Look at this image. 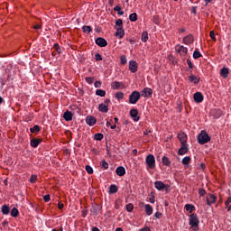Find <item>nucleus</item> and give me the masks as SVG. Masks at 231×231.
<instances>
[{
    "label": "nucleus",
    "instance_id": "22",
    "mask_svg": "<svg viewBox=\"0 0 231 231\" xmlns=\"http://www.w3.org/2000/svg\"><path fill=\"white\" fill-rule=\"evenodd\" d=\"M117 176H125V168L124 166H118L116 170Z\"/></svg>",
    "mask_w": 231,
    "mask_h": 231
},
{
    "label": "nucleus",
    "instance_id": "37",
    "mask_svg": "<svg viewBox=\"0 0 231 231\" xmlns=\"http://www.w3.org/2000/svg\"><path fill=\"white\" fill-rule=\"evenodd\" d=\"M100 165L104 170L109 169V163H107L106 160H102Z\"/></svg>",
    "mask_w": 231,
    "mask_h": 231
},
{
    "label": "nucleus",
    "instance_id": "15",
    "mask_svg": "<svg viewBox=\"0 0 231 231\" xmlns=\"http://www.w3.org/2000/svg\"><path fill=\"white\" fill-rule=\"evenodd\" d=\"M111 88L112 89H124V88H125V86L119 81H113L111 83Z\"/></svg>",
    "mask_w": 231,
    "mask_h": 231
},
{
    "label": "nucleus",
    "instance_id": "49",
    "mask_svg": "<svg viewBox=\"0 0 231 231\" xmlns=\"http://www.w3.org/2000/svg\"><path fill=\"white\" fill-rule=\"evenodd\" d=\"M95 59L97 61H100V60H102V55L100 53L97 52L95 54Z\"/></svg>",
    "mask_w": 231,
    "mask_h": 231
},
{
    "label": "nucleus",
    "instance_id": "14",
    "mask_svg": "<svg viewBox=\"0 0 231 231\" xmlns=\"http://www.w3.org/2000/svg\"><path fill=\"white\" fill-rule=\"evenodd\" d=\"M141 207H144V210L148 216H152V206H151L150 204L145 205L143 202H142Z\"/></svg>",
    "mask_w": 231,
    "mask_h": 231
},
{
    "label": "nucleus",
    "instance_id": "18",
    "mask_svg": "<svg viewBox=\"0 0 231 231\" xmlns=\"http://www.w3.org/2000/svg\"><path fill=\"white\" fill-rule=\"evenodd\" d=\"M63 118L66 120V122H71V120H73V113L67 110L63 115Z\"/></svg>",
    "mask_w": 231,
    "mask_h": 231
},
{
    "label": "nucleus",
    "instance_id": "25",
    "mask_svg": "<svg viewBox=\"0 0 231 231\" xmlns=\"http://www.w3.org/2000/svg\"><path fill=\"white\" fill-rule=\"evenodd\" d=\"M189 80L193 84H199L200 79L195 76L194 74H190L189 77Z\"/></svg>",
    "mask_w": 231,
    "mask_h": 231
},
{
    "label": "nucleus",
    "instance_id": "26",
    "mask_svg": "<svg viewBox=\"0 0 231 231\" xmlns=\"http://www.w3.org/2000/svg\"><path fill=\"white\" fill-rule=\"evenodd\" d=\"M1 212L4 216H8L10 214V208L6 205L2 206Z\"/></svg>",
    "mask_w": 231,
    "mask_h": 231
},
{
    "label": "nucleus",
    "instance_id": "48",
    "mask_svg": "<svg viewBox=\"0 0 231 231\" xmlns=\"http://www.w3.org/2000/svg\"><path fill=\"white\" fill-rule=\"evenodd\" d=\"M209 37L212 39V41H214V42H216V33L214 32V31H210Z\"/></svg>",
    "mask_w": 231,
    "mask_h": 231
},
{
    "label": "nucleus",
    "instance_id": "38",
    "mask_svg": "<svg viewBox=\"0 0 231 231\" xmlns=\"http://www.w3.org/2000/svg\"><path fill=\"white\" fill-rule=\"evenodd\" d=\"M96 95L97 97H106V91L103 89H97L96 90Z\"/></svg>",
    "mask_w": 231,
    "mask_h": 231
},
{
    "label": "nucleus",
    "instance_id": "58",
    "mask_svg": "<svg viewBox=\"0 0 231 231\" xmlns=\"http://www.w3.org/2000/svg\"><path fill=\"white\" fill-rule=\"evenodd\" d=\"M58 208H59L60 210H62V208H64V204L61 203V202H59V203H58Z\"/></svg>",
    "mask_w": 231,
    "mask_h": 231
},
{
    "label": "nucleus",
    "instance_id": "20",
    "mask_svg": "<svg viewBox=\"0 0 231 231\" xmlns=\"http://www.w3.org/2000/svg\"><path fill=\"white\" fill-rule=\"evenodd\" d=\"M230 73V69L226 67H224L220 69V75L223 79H228V74Z\"/></svg>",
    "mask_w": 231,
    "mask_h": 231
},
{
    "label": "nucleus",
    "instance_id": "63",
    "mask_svg": "<svg viewBox=\"0 0 231 231\" xmlns=\"http://www.w3.org/2000/svg\"><path fill=\"white\" fill-rule=\"evenodd\" d=\"M149 200H150V203H154V201H155V200H154V196H152V198H150Z\"/></svg>",
    "mask_w": 231,
    "mask_h": 231
},
{
    "label": "nucleus",
    "instance_id": "53",
    "mask_svg": "<svg viewBox=\"0 0 231 231\" xmlns=\"http://www.w3.org/2000/svg\"><path fill=\"white\" fill-rule=\"evenodd\" d=\"M94 81L93 78L91 77H87L86 78V82H88V84H92Z\"/></svg>",
    "mask_w": 231,
    "mask_h": 231
},
{
    "label": "nucleus",
    "instance_id": "50",
    "mask_svg": "<svg viewBox=\"0 0 231 231\" xmlns=\"http://www.w3.org/2000/svg\"><path fill=\"white\" fill-rule=\"evenodd\" d=\"M37 181V175H32L30 178V183H35Z\"/></svg>",
    "mask_w": 231,
    "mask_h": 231
},
{
    "label": "nucleus",
    "instance_id": "43",
    "mask_svg": "<svg viewBox=\"0 0 231 231\" xmlns=\"http://www.w3.org/2000/svg\"><path fill=\"white\" fill-rule=\"evenodd\" d=\"M116 26H118L117 28H124V21L122 19H117L116 22Z\"/></svg>",
    "mask_w": 231,
    "mask_h": 231
},
{
    "label": "nucleus",
    "instance_id": "57",
    "mask_svg": "<svg viewBox=\"0 0 231 231\" xmlns=\"http://www.w3.org/2000/svg\"><path fill=\"white\" fill-rule=\"evenodd\" d=\"M154 217H156V219H160V217H162V213L156 212V213L154 214Z\"/></svg>",
    "mask_w": 231,
    "mask_h": 231
},
{
    "label": "nucleus",
    "instance_id": "40",
    "mask_svg": "<svg viewBox=\"0 0 231 231\" xmlns=\"http://www.w3.org/2000/svg\"><path fill=\"white\" fill-rule=\"evenodd\" d=\"M190 157L186 156L182 159V164L183 165H189L190 163Z\"/></svg>",
    "mask_w": 231,
    "mask_h": 231
},
{
    "label": "nucleus",
    "instance_id": "61",
    "mask_svg": "<svg viewBox=\"0 0 231 231\" xmlns=\"http://www.w3.org/2000/svg\"><path fill=\"white\" fill-rule=\"evenodd\" d=\"M33 29H34V30H41V24L36 23V24L33 26Z\"/></svg>",
    "mask_w": 231,
    "mask_h": 231
},
{
    "label": "nucleus",
    "instance_id": "34",
    "mask_svg": "<svg viewBox=\"0 0 231 231\" xmlns=\"http://www.w3.org/2000/svg\"><path fill=\"white\" fill-rule=\"evenodd\" d=\"M82 30L84 33H91V32H93V29H91V26L89 25H84Z\"/></svg>",
    "mask_w": 231,
    "mask_h": 231
},
{
    "label": "nucleus",
    "instance_id": "17",
    "mask_svg": "<svg viewBox=\"0 0 231 231\" xmlns=\"http://www.w3.org/2000/svg\"><path fill=\"white\" fill-rule=\"evenodd\" d=\"M124 35H125V31H124V28L117 27L116 32V37H117V39H124Z\"/></svg>",
    "mask_w": 231,
    "mask_h": 231
},
{
    "label": "nucleus",
    "instance_id": "11",
    "mask_svg": "<svg viewBox=\"0 0 231 231\" xmlns=\"http://www.w3.org/2000/svg\"><path fill=\"white\" fill-rule=\"evenodd\" d=\"M31 147H33V149H37L41 143H42V139L41 138H32L31 140Z\"/></svg>",
    "mask_w": 231,
    "mask_h": 231
},
{
    "label": "nucleus",
    "instance_id": "55",
    "mask_svg": "<svg viewBox=\"0 0 231 231\" xmlns=\"http://www.w3.org/2000/svg\"><path fill=\"white\" fill-rule=\"evenodd\" d=\"M43 199H44L45 203H48L51 199L50 195L43 196Z\"/></svg>",
    "mask_w": 231,
    "mask_h": 231
},
{
    "label": "nucleus",
    "instance_id": "41",
    "mask_svg": "<svg viewBox=\"0 0 231 231\" xmlns=\"http://www.w3.org/2000/svg\"><path fill=\"white\" fill-rule=\"evenodd\" d=\"M230 203H231V197H228L227 200L225 203L226 208H227V212H230L231 210V206H228L230 205Z\"/></svg>",
    "mask_w": 231,
    "mask_h": 231
},
{
    "label": "nucleus",
    "instance_id": "23",
    "mask_svg": "<svg viewBox=\"0 0 231 231\" xmlns=\"http://www.w3.org/2000/svg\"><path fill=\"white\" fill-rule=\"evenodd\" d=\"M98 110H99L101 113H108V111H109V106L105 105L104 103H101V104L98 105Z\"/></svg>",
    "mask_w": 231,
    "mask_h": 231
},
{
    "label": "nucleus",
    "instance_id": "27",
    "mask_svg": "<svg viewBox=\"0 0 231 231\" xmlns=\"http://www.w3.org/2000/svg\"><path fill=\"white\" fill-rule=\"evenodd\" d=\"M185 208H186L187 212H190V214H192L194 212V210H196V207H194V205H192V204H186Z\"/></svg>",
    "mask_w": 231,
    "mask_h": 231
},
{
    "label": "nucleus",
    "instance_id": "2",
    "mask_svg": "<svg viewBox=\"0 0 231 231\" xmlns=\"http://www.w3.org/2000/svg\"><path fill=\"white\" fill-rule=\"evenodd\" d=\"M198 142L200 145H205V143H208V142H210V135H208L207 131L202 130L198 135Z\"/></svg>",
    "mask_w": 231,
    "mask_h": 231
},
{
    "label": "nucleus",
    "instance_id": "13",
    "mask_svg": "<svg viewBox=\"0 0 231 231\" xmlns=\"http://www.w3.org/2000/svg\"><path fill=\"white\" fill-rule=\"evenodd\" d=\"M130 116L133 118L134 122H138L140 116H138V109L134 108L130 110Z\"/></svg>",
    "mask_w": 231,
    "mask_h": 231
},
{
    "label": "nucleus",
    "instance_id": "3",
    "mask_svg": "<svg viewBox=\"0 0 231 231\" xmlns=\"http://www.w3.org/2000/svg\"><path fill=\"white\" fill-rule=\"evenodd\" d=\"M145 163L147 171H149V169H156V159L154 158V155L149 154L145 158Z\"/></svg>",
    "mask_w": 231,
    "mask_h": 231
},
{
    "label": "nucleus",
    "instance_id": "60",
    "mask_svg": "<svg viewBox=\"0 0 231 231\" xmlns=\"http://www.w3.org/2000/svg\"><path fill=\"white\" fill-rule=\"evenodd\" d=\"M152 19H153V23H155V24H158V15H154Z\"/></svg>",
    "mask_w": 231,
    "mask_h": 231
},
{
    "label": "nucleus",
    "instance_id": "36",
    "mask_svg": "<svg viewBox=\"0 0 231 231\" xmlns=\"http://www.w3.org/2000/svg\"><path fill=\"white\" fill-rule=\"evenodd\" d=\"M114 12H117L118 15H124V11H122V6L116 5L114 8Z\"/></svg>",
    "mask_w": 231,
    "mask_h": 231
},
{
    "label": "nucleus",
    "instance_id": "52",
    "mask_svg": "<svg viewBox=\"0 0 231 231\" xmlns=\"http://www.w3.org/2000/svg\"><path fill=\"white\" fill-rule=\"evenodd\" d=\"M199 196H205V194H207V191L204 189H199Z\"/></svg>",
    "mask_w": 231,
    "mask_h": 231
},
{
    "label": "nucleus",
    "instance_id": "62",
    "mask_svg": "<svg viewBox=\"0 0 231 231\" xmlns=\"http://www.w3.org/2000/svg\"><path fill=\"white\" fill-rule=\"evenodd\" d=\"M139 231H151V228L143 227V228H141Z\"/></svg>",
    "mask_w": 231,
    "mask_h": 231
},
{
    "label": "nucleus",
    "instance_id": "42",
    "mask_svg": "<svg viewBox=\"0 0 231 231\" xmlns=\"http://www.w3.org/2000/svg\"><path fill=\"white\" fill-rule=\"evenodd\" d=\"M120 61L123 66H125V64H127V57L125 55H122L120 57Z\"/></svg>",
    "mask_w": 231,
    "mask_h": 231
},
{
    "label": "nucleus",
    "instance_id": "16",
    "mask_svg": "<svg viewBox=\"0 0 231 231\" xmlns=\"http://www.w3.org/2000/svg\"><path fill=\"white\" fill-rule=\"evenodd\" d=\"M217 200V197H216L213 194H210L208 198H207V205H208V207H210V205H214V203H216V201Z\"/></svg>",
    "mask_w": 231,
    "mask_h": 231
},
{
    "label": "nucleus",
    "instance_id": "59",
    "mask_svg": "<svg viewBox=\"0 0 231 231\" xmlns=\"http://www.w3.org/2000/svg\"><path fill=\"white\" fill-rule=\"evenodd\" d=\"M103 104L105 106H108L109 104H111V99H109V98L106 99Z\"/></svg>",
    "mask_w": 231,
    "mask_h": 231
},
{
    "label": "nucleus",
    "instance_id": "6",
    "mask_svg": "<svg viewBox=\"0 0 231 231\" xmlns=\"http://www.w3.org/2000/svg\"><path fill=\"white\" fill-rule=\"evenodd\" d=\"M95 42L99 48H106L107 46V41L103 37H98L95 40Z\"/></svg>",
    "mask_w": 231,
    "mask_h": 231
},
{
    "label": "nucleus",
    "instance_id": "12",
    "mask_svg": "<svg viewBox=\"0 0 231 231\" xmlns=\"http://www.w3.org/2000/svg\"><path fill=\"white\" fill-rule=\"evenodd\" d=\"M177 136L180 144L187 143V134L185 132H180Z\"/></svg>",
    "mask_w": 231,
    "mask_h": 231
},
{
    "label": "nucleus",
    "instance_id": "64",
    "mask_svg": "<svg viewBox=\"0 0 231 231\" xmlns=\"http://www.w3.org/2000/svg\"><path fill=\"white\" fill-rule=\"evenodd\" d=\"M92 231H100V229H98V227L95 226L92 228Z\"/></svg>",
    "mask_w": 231,
    "mask_h": 231
},
{
    "label": "nucleus",
    "instance_id": "35",
    "mask_svg": "<svg viewBox=\"0 0 231 231\" xmlns=\"http://www.w3.org/2000/svg\"><path fill=\"white\" fill-rule=\"evenodd\" d=\"M11 216L12 217H17V216H19V209H17V208H14L11 210Z\"/></svg>",
    "mask_w": 231,
    "mask_h": 231
},
{
    "label": "nucleus",
    "instance_id": "45",
    "mask_svg": "<svg viewBox=\"0 0 231 231\" xmlns=\"http://www.w3.org/2000/svg\"><path fill=\"white\" fill-rule=\"evenodd\" d=\"M116 98H117V100H123L124 98V93L123 92H117L116 94Z\"/></svg>",
    "mask_w": 231,
    "mask_h": 231
},
{
    "label": "nucleus",
    "instance_id": "19",
    "mask_svg": "<svg viewBox=\"0 0 231 231\" xmlns=\"http://www.w3.org/2000/svg\"><path fill=\"white\" fill-rule=\"evenodd\" d=\"M154 187L157 189V190H163V189H166L167 186L162 181L157 180L154 182Z\"/></svg>",
    "mask_w": 231,
    "mask_h": 231
},
{
    "label": "nucleus",
    "instance_id": "21",
    "mask_svg": "<svg viewBox=\"0 0 231 231\" xmlns=\"http://www.w3.org/2000/svg\"><path fill=\"white\" fill-rule=\"evenodd\" d=\"M192 42H194V36H192V34H189L183 38L184 44H192Z\"/></svg>",
    "mask_w": 231,
    "mask_h": 231
},
{
    "label": "nucleus",
    "instance_id": "29",
    "mask_svg": "<svg viewBox=\"0 0 231 231\" xmlns=\"http://www.w3.org/2000/svg\"><path fill=\"white\" fill-rule=\"evenodd\" d=\"M30 131L34 134H38V133L41 131V126H39L38 125H35L33 127L30 128Z\"/></svg>",
    "mask_w": 231,
    "mask_h": 231
},
{
    "label": "nucleus",
    "instance_id": "24",
    "mask_svg": "<svg viewBox=\"0 0 231 231\" xmlns=\"http://www.w3.org/2000/svg\"><path fill=\"white\" fill-rule=\"evenodd\" d=\"M178 53H180V55H187L189 49H187V47L181 45L179 46V48L177 49Z\"/></svg>",
    "mask_w": 231,
    "mask_h": 231
},
{
    "label": "nucleus",
    "instance_id": "4",
    "mask_svg": "<svg viewBox=\"0 0 231 231\" xmlns=\"http://www.w3.org/2000/svg\"><path fill=\"white\" fill-rule=\"evenodd\" d=\"M141 97H142V95L140 94V92H138L136 90L132 92L131 95L129 96L130 104H136L138 102V100H140Z\"/></svg>",
    "mask_w": 231,
    "mask_h": 231
},
{
    "label": "nucleus",
    "instance_id": "33",
    "mask_svg": "<svg viewBox=\"0 0 231 231\" xmlns=\"http://www.w3.org/2000/svg\"><path fill=\"white\" fill-rule=\"evenodd\" d=\"M94 140H97V142H102L104 140V134L97 133L94 135Z\"/></svg>",
    "mask_w": 231,
    "mask_h": 231
},
{
    "label": "nucleus",
    "instance_id": "31",
    "mask_svg": "<svg viewBox=\"0 0 231 231\" xmlns=\"http://www.w3.org/2000/svg\"><path fill=\"white\" fill-rule=\"evenodd\" d=\"M162 162L166 167H171V160H169L167 156H163Z\"/></svg>",
    "mask_w": 231,
    "mask_h": 231
},
{
    "label": "nucleus",
    "instance_id": "9",
    "mask_svg": "<svg viewBox=\"0 0 231 231\" xmlns=\"http://www.w3.org/2000/svg\"><path fill=\"white\" fill-rule=\"evenodd\" d=\"M193 98L197 104H201V102H203V100L205 99V97H203V94L201 92H196L193 95Z\"/></svg>",
    "mask_w": 231,
    "mask_h": 231
},
{
    "label": "nucleus",
    "instance_id": "28",
    "mask_svg": "<svg viewBox=\"0 0 231 231\" xmlns=\"http://www.w3.org/2000/svg\"><path fill=\"white\" fill-rule=\"evenodd\" d=\"M141 41L143 42L149 41V32H147V31L143 32L142 36H141Z\"/></svg>",
    "mask_w": 231,
    "mask_h": 231
},
{
    "label": "nucleus",
    "instance_id": "10",
    "mask_svg": "<svg viewBox=\"0 0 231 231\" xmlns=\"http://www.w3.org/2000/svg\"><path fill=\"white\" fill-rule=\"evenodd\" d=\"M86 124H87V125L93 127V125H95V124H97V118H95V116H88L86 117Z\"/></svg>",
    "mask_w": 231,
    "mask_h": 231
},
{
    "label": "nucleus",
    "instance_id": "7",
    "mask_svg": "<svg viewBox=\"0 0 231 231\" xmlns=\"http://www.w3.org/2000/svg\"><path fill=\"white\" fill-rule=\"evenodd\" d=\"M180 145L181 146L178 151V154L180 156H183V154H187V152H189V144L188 143H182Z\"/></svg>",
    "mask_w": 231,
    "mask_h": 231
},
{
    "label": "nucleus",
    "instance_id": "47",
    "mask_svg": "<svg viewBox=\"0 0 231 231\" xmlns=\"http://www.w3.org/2000/svg\"><path fill=\"white\" fill-rule=\"evenodd\" d=\"M86 171L88 174H93V167L87 165L86 166Z\"/></svg>",
    "mask_w": 231,
    "mask_h": 231
},
{
    "label": "nucleus",
    "instance_id": "44",
    "mask_svg": "<svg viewBox=\"0 0 231 231\" xmlns=\"http://www.w3.org/2000/svg\"><path fill=\"white\" fill-rule=\"evenodd\" d=\"M53 48L59 55H60L62 53V51H60V46L59 45V43H54Z\"/></svg>",
    "mask_w": 231,
    "mask_h": 231
},
{
    "label": "nucleus",
    "instance_id": "30",
    "mask_svg": "<svg viewBox=\"0 0 231 231\" xmlns=\"http://www.w3.org/2000/svg\"><path fill=\"white\" fill-rule=\"evenodd\" d=\"M118 192V187L116 185L112 184L109 188V193L110 194H116Z\"/></svg>",
    "mask_w": 231,
    "mask_h": 231
},
{
    "label": "nucleus",
    "instance_id": "56",
    "mask_svg": "<svg viewBox=\"0 0 231 231\" xmlns=\"http://www.w3.org/2000/svg\"><path fill=\"white\" fill-rule=\"evenodd\" d=\"M197 9H198V7L193 6V7L191 8V14H194V15H196V14H198Z\"/></svg>",
    "mask_w": 231,
    "mask_h": 231
},
{
    "label": "nucleus",
    "instance_id": "39",
    "mask_svg": "<svg viewBox=\"0 0 231 231\" xmlns=\"http://www.w3.org/2000/svg\"><path fill=\"white\" fill-rule=\"evenodd\" d=\"M200 57H202L201 52L196 49L193 52V59H199Z\"/></svg>",
    "mask_w": 231,
    "mask_h": 231
},
{
    "label": "nucleus",
    "instance_id": "46",
    "mask_svg": "<svg viewBox=\"0 0 231 231\" xmlns=\"http://www.w3.org/2000/svg\"><path fill=\"white\" fill-rule=\"evenodd\" d=\"M134 208V206L133 204L129 203L126 205L127 212H133Z\"/></svg>",
    "mask_w": 231,
    "mask_h": 231
},
{
    "label": "nucleus",
    "instance_id": "5",
    "mask_svg": "<svg viewBox=\"0 0 231 231\" xmlns=\"http://www.w3.org/2000/svg\"><path fill=\"white\" fill-rule=\"evenodd\" d=\"M141 97H143L144 98H151L152 97V88H144L141 93Z\"/></svg>",
    "mask_w": 231,
    "mask_h": 231
},
{
    "label": "nucleus",
    "instance_id": "8",
    "mask_svg": "<svg viewBox=\"0 0 231 231\" xmlns=\"http://www.w3.org/2000/svg\"><path fill=\"white\" fill-rule=\"evenodd\" d=\"M129 70L131 71V73H136V71H138V62H136L135 60H130L129 61Z\"/></svg>",
    "mask_w": 231,
    "mask_h": 231
},
{
    "label": "nucleus",
    "instance_id": "32",
    "mask_svg": "<svg viewBox=\"0 0 231 231\" xmlns=\"http://www.w3.org/2000/svg\"><path fill=\"white\" fill-rule=\"evenodd\" d=\"M129 20L132 23H136V21H138V14H136V13H133L129 15Z\"/></svg>",
    "mask_w": 231,
    "mask_h": 231
},
{
    "label": "nucleus",
    "instance_id": "1",
    "mask_svg": "<svg viewBox=\"0 0 231 231\" xmlns=\"http://www.w3.org/2000/svg\"><path fill=\"white\" fill-rule=\"evenodd\" d=\"M189 226L190 228L194 231L199 230V218L198 217L197 214L192 213L189 216Z\"/></svg>",
    "mask_w": 231,
    "mask_h": 231
},
{
    "label": "nucleus",
    "instance_id": "51",
    "mask_svg": "<svg viewBox=\"0 0 231 231\" xmlns=\"http://www.w3.org/2000/svg\"><path fill=\"white\" fill-rule=\"evenodd\" d=\"M187 64L189 69H192L194 68V64H192V61L189 59L187 60Z\"/></svg>",
    "mask_w": 231,
    "mask_h": 231
},
{
    "label": "nucleus",
    "instance_id": "54",
    "mask_svg": "<svg viewBox=\"0 0 231 231\" xmlns=\"http://www.w3.org/2000/svg\"><path fill=\"white\" fill-rule=\"evenodd\" d=\"M95 88H102V82L101 81H96L94 83Z\"/></svg>",
    "mask_w": 231,
    "mask_h": 231
}]
</instances>
